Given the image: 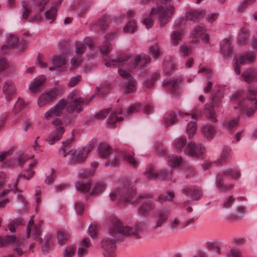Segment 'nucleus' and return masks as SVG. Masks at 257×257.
Listing matches in <instances>:
<instances>
[{
	"label": "nucleus",
	"mask_w": 257,
	"mask_h": 257,
	"mask_svg": "<svg viewBox=\"0 0 257 257\" xmlns=\"http://www.w3.org/2000/svg\"><path fill=\"white\" fill-rule=\"evenodd\" d=\"M105 64L106 67H111L121 64L125 68H119L118 72L119 75L124 79V84L126 85L125 89V93H133L136 89V81L130 74L126 71L133 69L141 70L145 68L151 61V58L146 54L133 55L129 54L120 56L115 59H105Z\"/></svg>",
	"instance_id": "obj_1"
},
{
	"label": "nucleus",
	"mask_w": 257,
	"mask_h": 257,
	"mask_svg": "<svg viewBox=\"0 0 257 257\" xmlns=\"http://www.w3.org/2000/svg\"><path fill=\"white\" fill-rule=\"evenodd\" d=\"M111 200H117L121 205L128 203L135 204L142 199H147L143 202L138 208L139 213L141 216L146 217L154 209V204L150 199L152 195L148 193H143L136 195L135 190L133 188H125L120 187L115 189L109 194Z\"/></svg>",
	"instance_id": "obj_2"
},
{
	"label": "nucleus",
	"mask_w": 257,
	"mask_h": 257,
	"mask_svg": "<svg viewBox=\"0 0 257 257\" xmlns=\"http://www.w3.org/2000/svg\"><path fill=\"white\" fill-rule=\"evenodd\" d=\"M109 237L102 240L105 257H115V242L125 236L140 238L147 226H109Z\"/></svg>",
	"instance_id": "obj_3"
},
{
	"label": "nucleus",
	"mask_w": 257,
	"mask_h": 257,
	"mask_svg": "<svg viewBox=\"0 0 257 257\" xmlns=\"http://www.w3.org/2000/svg\"><path fill=\"white\" fill-rule=\"evenodd\" d=\"M157 3V7L153 8L150 15L143 20V24L149 29L154 24L151 18L153 15H156L158 18L160 26L164 27L172 19L175 13V8L171 3V0H155Z\"/></svg>",
	"instance_id": "obj_4"
},
{
	"label": "nucleus",
	"mask_w": 257,
	"mask_h": 257,
	"mask_svg": "<svg viewBox=\"0 0 257 257\" xmlns=\"http://www.w3.org/2000/svg\"><path fill=\"white\" fill-rule=\"evenodd\" d=\"M98 153L101 157L106 160V165L108 166H117L122 160L134 168L138 165V162L131 154L114 150L107 144H100Z\"/></svg>",
	"instance_id": "obj_5"
},
{
	"label": "nucleus",
	"mask_w": 257,
	"mask_h": 257,
	"mask_svg": "<svg viewBox=\"0 0 257 257\" xmlns=\"http://www.w3.org/2000/svg\"><path fill=\"white\" fill-rule=\"evenodd\" d=\"M257 90H250L246 96L237 91L232 96L231 103L234 109H238L241 114L252 116L257 109Z\"/></svg>",
	"instance_id": "obj_6"
},
{
	"label": "nucleus",
	"mask_w": 257,
	"mask_h": 257,
	"mask_svg": "<svg viewBox=\"0 0 257 257\" xmlns=\"http://www.w3.org/2000/svg\"><path fill=\"white\" fill-rule=\"evenodd\" d=\"M73 139L62 142V146L59 150L61 157L65 158L71 164H80L86 159L91 151V147L86 146L77 150L70 149Z\"/></svg>",
	"instance_id": "obj_7"
},
{
	"label": "nucleus",
	"mask_w": 257,
	"mask_h": 257,
	"mask_svg": "<svg viewBox=\"0 0 257 257\" xmlns=\"http://www.w3.org/2000/svg\"><path fill=\"white\" fill-rule=\"evenodd\" d=\"M173 146L177 152L179 153L184 150L186 155L191 157H199L206 151L205 147L202 145H196L192 142L187 144L185 137L176 139L173 142Z\"/></svg>",
	"instance_id": "obj_8"
},
{
	"label": "nucleus",
	"mask_w": 257,
	"mask_h": 257,
	"mask_svg": "<svg viewBox=\"0 0 257 257\" xmlns=\"http://www.w3.org/2000/svg\"><path fill=\"white\" fill-rule=\"evenodd\" d=\"M95 42L94 40L89 37L85 38L82 43L76 44L75 51V55L71 59V69H76L82 61V55L84 53L85 48L91 50L90 54H87V57L94 55L97 52V49L94 47Z\"/></svg>",
	"instance_id": "obj_9"
},
{
	"label": "nucleus",
	"mask_w": 257,
	"mask_h": 257,
	"mask_svg": "<svg viewBox=\"0 0 257 257\" xmlns=\"http://www.w3.org/2000/svg\"><path fill=\"white\" fill-rule=\"evenodd\" d=\"M139 105L135 103L126 110L123 111L122 109L118 111H113L111 108L105 109L98 112L96 114L95 116L98 119H102L108 115L107 122L112 127L116 126L115 124L123 119L122 116H118V114H123L125 116H129L133 113L137 111Z\"/></svg>",
	"instance_id": "obj_10"
},
{
	"label": "nucleus",
	"mask_w": 257,
	"mask_h": 257,
	"mask_svg": "<svg viewBox=\"0 0 257 257\" xmlns=\"http://www.w3.org/2000/svg\"><path fill=\"white\" fill-rule=\"evenodd\" d=\"M68 99L72 100L71 103H70L66 107V112L69 114L80 113L83 110L84 106L88 104L87 98L78 97L75 92H72L68 95Z\"/></svg>",
	"instance_id": "obj_11"
},
{
	"label": "nucleus",
	"mask_w": 257,
	"mask_h": 257,
	"mask_svg": "<svg viewBox=\"0 0 257 257\" xmlns=\"http://www.w3.org/2000/svg\"><path fill=\"white\" fill-rule=\"evenodd\" d=\"M257 56L256 52L249 51L235 57V61L233 63V67L237 75L240 74V64L247 65L254 63Z\"/></svg>",
	"instance_id": "obj_12"
},
{
	"label": "nucleus",
	"mask_w": 257,
	"mask_h": 257,
	"mask_svg": "<svg viewBox=\"0 0 257 257\" xmlns=\"http://www.w3.org/2000/svg\"><path fill=\"white\" fill-rule=\"evenodd\" d=\"M51 123L55 126V130L49 134L46 139L47 142L51 145L60 140L65 132L63 123L59 118H55Z\"/></svg>",
	"instance_id": "obj_13"
},
{
	"label": "nucleus",
	"mask_w": 257,
	"mask_h": 257,
	"mask_svg": "<svg viewBox=\"0 0 257 257\" xmlns=\"http://www.w3.org/2000/svg\"><path fill=\"white\" fill-rule=\"evenodd\" d=\"M223 97V95L221 92L219 91L216 93L212 96L211 107H208V105H206L205 106L204 110L205 115L208 119L213 122L217 121L216 114L214 108L220 106Z\"/></svg>",
	"instance_id": "obj_14"
},
{
	"label": "nucleus",
	"mask_w": 257,
	"mask_h": 257,
	"mask_svg": "<svg viewBox=\"0 0 257 257\" xmlns=\"http://www.w3.org/2000/svg\"><path fill=\"white\" fill-rule=\"evenodd\" d=\"M27 45V43L25 40L19 41L15 35L10 34L7 39V44L2 47L0 52L3 54H5L15 47L22 50Z\"/></svg>",
	"instance_id": "obj_15"
},
{
	"label": "nucleus",
	"mask_w": 257,
	"mask_h": 257,
	"mask_svg": "<svg viewBox=\"0 0 257 257\" xmlns=\"http://www.w3.org/2000/svg\"><path fill=\"white\" fill-rule=\"evenodd\" d=\"M186 20L182 18L176 21L175 25V30L170 36V43L174 46H177L181 41L183 38V26L185 25Z\"/></svg>",
	"instance_id": "obj_16"
},
{
	"label": "nucleus",
	"mask_w": 257,
	"mask_h": 257,
	"mask_svg": "<svg viewBox=\"0 0 257 257\" xmlns=\"http://www.w3.org/2000/svg\"><path fill=\"white\" fill-rule=\"evenodd\" d=\"M57 95L58 90L56 89H52L43 92L37 99L38 106L41 108L49 105L56 99Z\"/></svg>",
	"instance_id": "obj_17"
},
{
	"label": "nucleus",
	"mask_w": 257,
	"mask_h": 257,
	"mask_svg": "<svg viewBox=\"0 0 257 257\" xmlns=\"http://www.w3.org/2000/svg\"><path fill=\"white\" fill-rule=\"evenodd\" d=\"M67 104L65 99H61L54 106L49 109L44 114V118L49 120L54 116H60L63 112L64 108Z\"/></svg>",
	"instance_id": "obj_18"
},
{
	"label": "nucleus",
	"mask_w": 257,
	"mask_h": 257,
	"mask_svg": "<svg viewBox=\"0 0 257 257\" xmlns=\"http://www.w3.org/2000/svg\"><path fill=\"white\" fill-rule=\"evenodd\" d=\"M184 117L186 121H189L186 126V134L189 138H192L197 131L196 122L197 116L195 110L191 113H184Z\"/></svg>",
	"instance_id": "obj_19"
},
{
	"label": "nucleus",
	"mask_w": 257,
	"mask_h": 257,
	"mask_svg": "<svg viewBox=\"0 0 257 257\" xmlns=\"http://www.w3.org/2000/svg\"><path fill=\"white\" fill-rule=\"evenodd\" d=\"M171 171H162L158 174L155 171L153 166H149L144 173L145 176L152 179L167 180L170 179Z\"/></svg>",
	"instance_id": "obj_20"
},
{
	"label": "nucleus",
	"mask_w": 257,
	"mask_h": 257,
	"mask_svg": "<svg viewBox=\"0 0 257 257\" xmlns=\"http://www.w3.org/2000/svg\"><path fill=\"white\" fill-rule=\"evenodd\" d=\"M243 80L247 83L257 82V68L249 67L241 74Z\"/></svg>",
	"instance_id": "obj_21"
},
{
	"label": "nucleus",
	"mask_w": 257,
	"mask_h": 257,
	"mask_svg": "<svg viewBox=\"0 0 257 257\" xmlns=\"http://www.w3.org/2000/svg\"><path fill=\"white\" fill-rule=\"evenodd\" d=\"M206 32V30L203 26L197 25L194 27L192 35L194 38H199L203 42L207 43L209 41V36Z\"/></svg>",
	"instance_id": "obj_22"
},
{
	"label": "nucleus",
	"mask_w": 257,
	"mask_h": 257,
	"mask_svg": "<svg viewBox=\"0 0 257 257\" xmlns=\"http://www.w3.org/2000/svg\"><path fill=\"white\" fill-rule=\"evenodd\" d=\"M42 229L41 226H27V237L29 238L30 234H32V236L33 238L37 240L40 244H42L43 242V239L40 237L41 234Z\"/></svg>",
	"instance_id": "obj_23"
},
{
	"label": "nucleus",
	"mask_w": 257,
	"mask_h": 257,
	"mask_svg": "<svg viewBox=\"0 0 257 257\" xmlns=\"http://www.w3.org/2000/svg\"><path fill=\"white\" fill-rule=\"evenodd\" d=\"M5 174L3 173H0V198H2V200L0 201V207L3 206L9 201L7 196L10 190L8 189H2V187L5 183Z\"/></svg>",
	"instance_id": "obj_24"
},
{
	"label": "nucleus",
	"mask_w": 257,
	"mask_h": 257,
	"mask_svg": "<svg viewBox=\"0 0 257 257\" xmlns=\"http://www.w3.org/2000/svg\"><path fill=\"white\" fill-rule=\"evenodd\" d=\"M217 175H221L222 178L224 180H227L228 178H230L232 179H237L240 177V172L234 167H229Z\"/></svg>",
	"instance_id": "obj_25"
},
{
	"label": "nucleus",
	"mask_w": 257,
	"mask_h": 257,
	"mask_svg": "<svg viewBox=\"0 0 257 257\" xmlns=\"http://www.w3.org/2000/svg\"><path fill=\"white\" fill-rule=\"evenodd\" d=\"M220 51L224 57H229L231 56L233 47L229 39H225L222 40L220 44Z\"/></svg>",
	"instance_id": "obj_26"
},
{
	"label": "nucleus",
	"mask_w": 257,
	"mask_h": 257,
	"mask_svg": "<svg viewBox=\"0 0 257 257\" xmlns=\"http://www.w3.org/2000/svg\"><path fill=\"white\" fill-rule=\"evenodd\" d=\"M202 134L206 139L212 140L216 134V130L215 126L210 124H206L201 128Z\"/></svg>",
	"instance_id": "obj_27"
},
{
	"label": "nucleus",
	"mask_w": 257,
	"mask_h": 257,
	"mask_svg": "<svg viewBox=\"0 0 257 257\" xmlns=\"http://www.w3.org/2000/svg\"><path fill=\"white\" fill-rule=\"evenodd\" d=\"M226 180L222 178V176L217 175L216 177V185L217 189L223 192L229 191L232 189L233 185L231 184H225Z\"/></svg>",
	"instance_id": "obj_28"
},
{
	"label": "nucleus",
	"mask_w": 257,
	"mask_h": 257,
	"mask_svg": "<svg viewBox=\"0 0 257 257\" xmlns=\"http://www.w3.org/2000/svg\"><path fill=\"white\" fill-rule=\"evenodd\" d=\"M46 78L44 76H40L33 80L29 85V89L34 93L37 92L42 85L45 83Z\"/></svg>",
	"instance_id": "obj_29"
},
{
	"label": "nucleus",
	"mask_w": 257,
	"mask_h": 257,
	"mask_svg": "<svg viewBox=\"0 0 257 257\" xmlns=\"http://www.w3.org/2000/svg\"><path fill=\"white\" fill-rule=\"evenodd\" d=\"M180 82L177 79H167L164 81V86L168 91L176 94Z\"/></svg>",
	"instance_id": "obj_30"
},
{
	"label": "nucleus",
	"mask_w": 257,
	"mask_h": 257,
	"mask_svg": "<svg viewBox=\"0 0 257 257\" xmlns=\"http://www.w3.org/2000/svg\"><path fill=\"white\" fill-rule=\"evenodd\" d=\"M16 89L14 82L11 80L5 81L3 87V92L8 99H10V96L14 95Z\"/></svg>",
	"instance_id": "obj_31"
},
{
	"label": "nucleus",
	"mask_w": 257,
	"mask_h": 257,
	"mask_svg": "<svg viewBox=\"0 0 257 257\" xmlns=\"http://www.w3.org/2000/svg\"><path fill=\"white\" fill-rule=\"evenodd\" d=\"M183 191L185 195L192 197L193 200H198L202 196L201 191L194 186L185 187Z\"/></svg>",
	"instance_id": "obj_32"
},
{
	"label": "nucleus",
	"mask_w": 257,
	"mask_h": 257,
	"mask_svg": "<svg viewBox=\"0 0 257 257\" xmlns=\"http://www.w3.org/2000/svg\"><path fill=\"white\" fill-rule=\"evenodd\" d=\"M91 183L89 180H80L75 184L76 190L83 193L88 192Z\"/></svg>",
	"instance_id": "obj_33"
},
{
	"label": "nucleus",
	"mask_w": 257,
	"mask_h": 257,
	"mask_svg": "<svg viewBox=\"0 0 257 257\" xmlns=\"http://www.w3.org/2000/svg\"><path fill=\"white\" fill-rule=\"evenodd\" d=\"M248 30L247 28L242 27L240 28L237 41L239 46H243L246 43V37L248 35Z\"/></svg>",
	"instance_id": "obj_34"
},
{
	"label": "nucleus",
	"mask_w": 257,
	"mask_h": 257,
	"mask_svg": "<svg viewBox=\"0 0 257 257\" xmlns=\"http://www.w3.org/2000/svg\"><path fill=\"white\" fill-rule=\"evenodd\" d=\"M16 240V236L14 235H0V248L6 247L11 245Z\"/></svg>",
	"instance_id": "obj_35"
},
{
	"label": "nucleus",
	"mask_w": 257,
	"mask_h": 257,
	"mask_svg": "<svg viewBox=\"0 0 257 257\" xmlns=\"http://www.w3.org/2000/svg\"><path fill=\"white\" fill-rule=\"evenodd\" d=\"M231 150L227 147H224L222 150L220 156L218 160V163L223 164L227 162L231 158Z\"/></svg>",
	"instance_id": "obj_36"
},
{
	"label": "nucleus",
	"mask_w": 257,
	"mask_h": 257,
	"mask_svg": "<svg viewBox=\"0 0 257 257\" xmlns=\"http://www.w3.org/2000/svg\"><path fill=\"white\" fill-rule=\"evenodd\" d=\"M57 7L58 6H55V5L54 4V6L51 7V8L44 14L46 21H48L50 24L53 23L56 19Z\"/></svg>",
	"instance_id": "obj_37"
},
{
	"label": "nucleus",
	"mask_w": 257,
	"mask_h": 257,
	"mask_svg": "<svg viewBox=\"0 0 257 257\" xmlns=\"http://www.w3.org/2000/svg\"><path fill=\"white\" fill-rule=\"evenodd\" d=\"M56 236L57 239L58 244L60 245H63L67 241L70 235L65 230H61L57 232Z\"/></svg>",
	"instance_id": "obj_38"
},
{
	"label": "nucleus",
	"mask_w": 257,
	"mask_h": 257,
	"mask_svg": "<svg viewBox=\"0 0 257 257\" xmlns=\"http://www.w3.org/2000/svg\"><path fill=\"white\" fill-rule=\"evenodd\" d=\"M203 15V12L199 10H190L186 12L185 16L187 19L195 21L200 19Z\"/></svg>",
	"instance_id": "obj_39"
},
{
	"label": "nucleus",
	"mask_w": 257,
	"mask_h": 257,
	"mask_svg": "<svg viewBox=\"0 0 257 257\" xmlns=\"http://www.w3.org/2000/svg\"><path fill=\"white\" fill-rule=\"evenodd\" d=\"M182 162V158L175 155L169 156L168 160L169 165L172 168L179 167Z\"/></svg>",
	"instance_id": "obj_40"
},
{
	"label": "nucleus",
	"mask_w": 257,
	"mask_h": 257,
	"mask_svg": "<svg viewBox=\"0 0 257 257\" xmlns=\"http://www.w3.org/2000/svg\"><path fill=\"white\" fill-rule=\"evenodd\" d=\"M106 188L105 184L102 182H98L94 184L92 190L90 193L91 195L99 194L103 192Z\"/></svg>",
	"instance_id": "obj_41"
},
{
	"label": "nucleus",
	"mask_w": 257,
	"mask_h": 257,
	"mask_svg": "<svg viewBox=\"0 0 257 257\" xmlns=\"http://www.w3.org/2000/svg\"><path fill=\"white\" fill-rule=\"evenodd\" d=\"M37 163L36 160H33L32 162L29 164V168L22 175L24 178H26L27 180H29L34 175L35 171L32 169V167H34Z\"/></svg>",
	"instance_id": "obj_42"
},
{
	"label": "nucleus",
	"mask_w": 257,
	"mask_h": 257,
	"mask_svg": "<svg viewBox=\"0 0 257 257\" xmlns=\"http://www.w3.org/2000/svg\"><path fill=\"white\" fill-rule=\"evenodd\" d=\"M176 64L174 59H166L164 62V70L166 73H169L175 68Z\"/></svg>",
	"instance_id": "obj_43"
},
{
	"label": "nucleus",
	"mask_w": 257,
	"mask_h": 257,
	"mask_svg": "<svg viewBox=\"0 0 257 257\" xmlns=\"http://www.w3.org/2000/svg\"><path fill=\"white\" fill-rule=\"evenodd\" d=\"M87 233L92 238H96L101 232L100 226H88Z\"/></svg>",
	"instance_id": "obj_44"
},
{
	"label": "nucleus",
	"mask_w": 257,
	"mask_h": 257,
	"mask_svg": "<svg viewBox=\"0 0 257 257\" xmlns=\"http://www.w3.org/2000/svg\"><path fill=\"white\" fill-rule=\"evenodd\" d=\"M51 235L48 234L46 236L45 242L41 246L42 252L44 253H48L50 251L52 245L51 242Z\"/></svg>",
	"instance_id": "obj_45"
},
{
	"label": "nucleus",
	"mask_w": 257,
	"mask_h": 257,
	"mask_svg": "<svg viewBox=\"0 0 257 257\" xmlns=\"http://www.w3.org/2000/svg\"><path fill=\"white\" fill-rule=\"evenodd\" d=\"M177 120L176 116L174 113H168L164 117V123L165 126L168 127L174 124Z\"/></svg>",
	"instance_id": "obj_46"
},
{
	"label": "nucleus",
	"mask_w": 257,
	"mask_h": 257,
	"mask_svg": "<svg viewBox=\"0 0 257 257\" xmlns=\"http://www.w3.org/2000/svg\"><path fill=\"white\" fill-rule=\"evenodd\" d=\"M175 197V193L172 191H169L166 194H162L158 196V200L161 201H172Z\"/></svg>",
	"instance_id": "obj_47"
},
{
	"label": "nucleus",
	"mask_w": 257,
	"mask_h": 257,
	"mask_svg": "<svg viewBox=\"0 0 257 257\" xmlns=\"http://www.w3.org/2000/svg\"><path fill=\"white\" fill-rule=\"evenodd\" d=\"M28 104V102L25 101L24 99L19 97L15 104L14 111L16 113H18L19 111L22 110L26 107Z\"/></svg>",
	"instance_id": "obj_48"
},
{
	"label": "nucleus",
	"mask_w": 257,
	"mask_h": 257,
	"mask_svg": "<svg viewBox=\"0 0 257 257\" xmlns=\"http://www.w3.org/2000/svg\"><path fill=\"white\" fill-rule=\"evenodd\" d=\"M66 59L64 55L56 56L53 58V63L55 66L61 67L66 63Z\"/></svg>",
	"instance_id": "obj_49"
},
{
	"label": "nucleus",
	"mask_w": 257,
	"mask_h": 257,
	"mask_svg": "<svg viewBox=\"0 0 257 257\" xmlns=\"http://www.w3.org/2000/svg\"><path fill=\"white\" fill-rule=\"evenodd\" d=\"M137 30V26L135 20H130L123 28V31L125 33L134 32Z\"/></svg>",
	"instance_id": "obj_50"
},
{
	"label": "nucleus",
	"mask_w": 257,
	"mask_h": 257,
	"mask_svg": "<svg viewBox=\"0 0 257 257\" xmlns=\"http://www.w3.org/2000/svg\"><path fill=\"white\" fill-rule=\"evenodd\" d=\"M245 207L243 205H239L237 206L234 214L229 215L228 217V219L230 220H236L238 219V217L235 215L243 214L245 213Z\"/></svg>",
	"instance_id": "obj_51"
},
{
	"label": "nucleus",
	"mask_w": 257,
	"mask_h": 257,
	"mask_svg": "<svg viewBox=\"0 0 257 257\" xmlns=\"http://www.w3.org/2000/svg\"><path fill=\"white\" fill-rule=\"evenodd\" d=\"M239 119V117H237L226 121L224 123L225 127L229 131H233L237 126Z\"/></svg>",
	"instance_id": "obj_52"
},
{
	"label": "nucleus",
	"mask_w": 257,
	"mask_h": 257,
	"mask_svg": "<svg viewBox=\"0 0 257 257\" xmlns=\"http://www.w3.org/2000/svg\"><path fill=\"white\" fill-rule=\"evenodd\" d=\"M76 251V248L73 245L67 246L64 251L63 257H72Z\"/></svg>",
	"instance_id": "obj_53"
},
{
	"label": "nucleus",
	"mask_w": 257,
	"mask_h": 257,
	"mask_svg": "<svg viewBox=\"0 0 257 257\" xmlns=\"http://www.w3.org/2000/svg\"><path fill=\"white\" fill-rule=\"evenodd\" d=\"M22 20H26L28 18L29 15L30 13V9L27 6L25 2L22 3Z\"/></svg>",
	"instance_id": "obj_54"
},
{
	"label": "nucleus",
	"mask_w": 257,
	"mask_h": 257,
	"mask_svg": "<svg viewBox=\"0 0 257 257\" xmlns=\"http://www.w3.org/2000/svg\"><path fill=\"white\" fill-rule=\"evenodd\" d=\"M160 73L159 71L155 72L153 75L151 80H146L144 81V84L147 87H151L154 84V81L159 77Z\"/></svg>",
	"instance_id": "obj_55"
},
{
	"label": "nucleus",
	"mask_w": 257,
	"mask_h": 257,
	"mask_svg": "<svg viewBox=\"0 0 257 257\" xmlns=\"http://www.w3.org/2000/svg\"><path fill=\"white\" fill-rule=\"evenodd\" d=\"M108 21V19L107 16H104L100 19L98 22V25L100 30H105L107 28Z\"/></svg>",
	"instance_id": "obj_56"
},
{
	"label": "nucleus",
	"mask_w": 257,
	"mask_h": 257,
	"mask_svg": "<svg viewBox=\"0 0 257 257\" xmlns=\"http://www.w3.org/2000/svg\"><path fill=\"white\" fill-rule=\"evenodd\" d=\"M150 52L152 56L155 58L158 57L160 55V48L158 44L156 43L150 47Z\"/></svg>",
	"instance_id": "obj_57"
},
{
	"label": "nucleus",
	"mask_w": 257,
	"mask_h": 257,
	"mask_svg": "<svg viewBox=\"0 0 257 257\" xmlns=\"http://www.w3.org/2000/svg\"><path fill=\"white\" fill-rule=\"evenodd\" d=\"M106 223H109L110 225H122L123 223L118 217L111 216L107 218Z\"/></svg>",
	"instance_id": "obj_58"
},
{
	"label": "nucleus",
	"mask_w": 257,
	"mask_h": 257,
	"mask_svg": "<svg viewBox=\"0 0 257 257\" xmlns=\"http://www.w3.org/2000/svg\"><path fill=\"white\" fill-rule=\"evenodd\" d=\"M235 201V198L231 195L226 198L223 202L222 206L224 208H228L232 206Z\"/></svg>",
	"instance_id": "obj_59"
},
{
	"label": "nucleus",
	"mask_w": 257,
	"mask_h": 257,
	"mask_svg": "<svg viewBox=\"0 0 257 257\" xmlns=\"http://www.w3.org/2000/svg\"><path fill=\"white\" fill-rule=\"evenodd\" d=\"M110 44L107 41H104L103 45L100 47V52L103 55L107 54L110 51Z\"/></svg>",
	"instance_id": "obj_60"
},
{
	"label": "nucleus",
	"mask_w": 257,
	"mask_h": 257,
	"mask_svg": "<svg viewBox=\"0 0 257 257\" xmlns=\"http://www.w3.org/2000/svg\"><path fill=\"white\" fill-rule=\"evenodd\" d=\"M28 157L27 155L24 154H20L18 158V161L17 163L18 165L20 167H22L25 162L28 159Z\"/></svg>",
	"instance_id": "obj_61"
},
{
	"label": "nucleus",
	"mask_w": 257,
	"mask_h": 257,
	"mask_svg": "<svg viewBox=\"0 0 257 257\" xmlns=\"http://www.w3.org/2000/svg\"><path fill=\"white\" fill-rule=\"evenodd\" d=\"M191 52V49L186 45H182L180 47V54L182 56H186Z\"/></svg>",
	"instance_id": "obj_62"
},
{
	"label": "nucleus",
	"mask_w": 257,
	"mask_h": 257,
	"mask_svg": "<svg viewBox=\"0 0 257 257\" xmlns=\"http://www.w3.org/2000/svg\"><path fill=\"white\" fill-rule=\"evenodd\" d=\"M55 178V174H54V171L53 169H52L50 172V174L47 176L45 182V183L47 185H50L51 184Z\"/></svg>",
	"instance_id": "obj_63"
},
{
	"label": "nucleus",
	"mask_w": 257,
	"mask_h": 257,
	"mask_svg": "<svg viewBox=\"0 0 257 257\" xmlns=\"http://www.w3.org/2000/svg\"><path fill=\"white\" fill-rule=\"evenodd\" d=\"M218 16L219 14L218 13H210L207 16L206 20L209 22L212 23L215 21L218 18Z\"/></svg>",
	"instance_id": "obj_64"
}]
</instances>
